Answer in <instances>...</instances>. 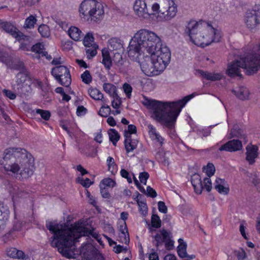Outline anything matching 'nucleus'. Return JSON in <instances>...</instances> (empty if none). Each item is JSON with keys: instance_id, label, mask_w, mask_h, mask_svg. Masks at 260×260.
Listing matches in <instances>:
<instances>
[{"instance_id": "1", "label": "nucleus", "mask_w": 260, "mask_h": 260, "mask_svg": "<svg viewBox=\"0 0 260 260\" xmlns=\"http://www.w3.org/2000/svg\"><path fill=\"white\" fill-rule=\"evenodd\" d=\"M46 226L52 235L50 238L51 245L57 247L58 252L67 258L72 257L71 247L82 237H92L99 240V234L93 229L85 227L82 223L69 226L55 221H47Z\"/></svg>"}, {"instance_id": "2", "label": "nucleus", "mask_w": 260, "mask_h": 260, "mask_svg": "<svg viewBox=\"0 0 260 260\" xmlns=\"http://www.w3.org/2000/svg\"><path fill=\"white\" fill-rule=\"evenodd\" d=\"M2 165L9 175L27 179L31 176L35 170L34 159L26 153L25 149L9 148L5 150Z\"/></svg>"}, {"instance_id": "3", "label": "nucleus", "mask_w": 260, "mask_h": 260, "mask_svg": "<svg viewBox=\"0 0 260 260\" xmlns=\"http://www.w3.org/2000/svg\"><path fill=\"white\" fill-rule=\"evenodd\" d=\"M163 47L167 46L161 44L160 37L156 33L147 29H141L129 42L128 55L132 59L137 61L140 55L155 54Z\"/></svg>"}, {"instance_id": "4", "label": "nucleus", "mask_w": 260, "mask_h": 260, "mask_svg": "<svg viewBox=\"0 0 260 260\" xmlns=\"http://www.w3.org/2000/svg\"><path fill=\"white\" fill-rule=\"evenodd\" d=\"M196 95L193 93L176 102H162L149 100L147 105L153 111V117L157 121L169 128L174 125L182 108Z\"/></svg>"}, {"instance_id": "5", "label": "nucleus", "mask_w": 260, "mask_h": 260, "mask_svg": "<svg viewBox=\"0 0 260 260\" xmlns=\"http://www.w3.org/2000/svg\"><path fill=\"white\" fill-rule=\"evenodd\" d=\"M185 33L195 45L204 47L213 42L220 41L222 34L219 29L205 22L191 20L187 22Z\"/></svg>"}, {"instance_id": "6", "label": "nucleus", "mask_w": 260, "mask_h": 260, "mask_svg": "<svg viewBox=\"0 0 260 260\" xmlns=\"http://www.w3.org/2000/svg\"><path fill=\"white\" fill-rule=\"evenodd\" d=\"M257 52L247 53L244 56H237L235 60L229 63L226 74L231 77L241 76V70L244 69L248 75L257 71L260 67V45L254 48Z\"/></svg>"}, {"instance_id": "7", "label": "nucleus", "mask_w": 260, "mask_h": 260, "mask_svg": "<svg viewBox=\"0 0 260 260\" xmlns=\"http://www.w3.org/2000/svg\"><path fill=\"white\" fill-rule=\"evenodd\" d=\"M150 55V60H145L141 62V70L147 76H157L165 69L169 62L171 52L168 47H163L155 54Z\"/></svg>"}, {"instance_id": "8", "label": "nucleus", "mask_w": 260, "mask_h": 260, "mask_svg": "<svg viewBox=\"0 0 260 260\" xmlns=\"http://www.w3.org/2000/svg\"><path fill=\"white\" fill-rule=\"evenodd\" d=\"M80 17L86 21L98 22L104 17L103 5L96 0H84L79 7Z\"/></svg>"}, {"instance_id": "9", "label": "nucleus", "mask_w": 260, "mask_h": 260, "mask_svg": "<svg viewBox=\"0 0 260 260\" xmlns=\"http://www.w3.org/2000/svg\"><path fill=\"white\" fill-rule=\"evenodd\" d=\"M133 9L134 13L140 19H147L158 12L159 5L152 3V0H136Z\"/></svg>"}, {"instance_id": "10", "label": "nucleus", "mask_w": 260, "mask_h": 260, "mask_svg": "<svg viewBox=\"0 0 260 260\" xmlns=\"http://www.w3.org/2000/svg\"><path fill=\"white\" fill-rule=\"evenodd\" d=\"M177 11V5L174 0H162L157 18L160 21H170L176 16Z\"/></svg>"}, {"instance_id": "11", "label": "nucleus", "mask_w": 260, "mask_h": 260, "mask_svg": "<svg viewBox=\"0 0 260 260\" xmlns=\"http://www.w3.org/2000/svg\"><path fill=\"white\" fill-rule=\"evenodd\" d=\"M52 75L62 85L68 86L71 83V77L69 69L64 66H58L53 68Z\"/></svg>"}, {"instance_id": "12", "label": "nucleus", "mask_w": 260, "mask_h": 260, "mask_svg": "<svg viewBox=\"0 0 260 260\" xmlns=\"http://www.w3.org/2000/svg\"><path fill=\"white\" fill-rule=\"evenodd\" d=\"M80 254L85 260H105L103 255L91 243L84 244L81 248Z\"/></svg>"}, {"instance_id": "13", "label": "nucleus", "mask_w": 260, "mask_h": 260, "mask_svg": "<svg viewBox=\"0 0 260 260\" xmlns=\"http://www.w3.org/2000/svg\"><path fill=\"white\" fill-rule=\"evenodd\" d=\"M0 26L7 32L10 34L13 37L15 38L18 41L20 42L23 40L29 41V37L24 35L20 31L16 26L10 22H2Z\"/></svg>"}, {"instance_id": "14", "label": "nucleus", "mask_w": 260, "mask_h": 260, "mask_svg": "<svg viewBox=\"0 0 260 260\" xmlns=\"http://www.w3.org/2000/svg\"><path fill=\"white\" fill-rule=\"evenodd\" d=\"M242 148L241 141L238 140H232L222 145L219 150L233 152L240 150Z\"/></svg>"}, {"instance_id": "15", "label": "nucleus", "mask_w": 260, "mask_h": 260, "mask_svg": "<svg viewBox=\"0 0 260 260\" xmlns=\"http://www.w3.org/2000/svg\"><path fill=\"white\" fill-rule=\"evenodd\" d=\"M196 74L203 78L211 81L220 80L223 77V74L220 73L208 72L199 70L196 71Z\"/></svg>"}, {"instance_id": "16", "label": "nucleus", "mask_w": 260, "mask_h": 260, "mask_svg": "<svg viewBox=\"0 0 260 260\" xmlns=\"http://www.w3.org/2000/svg\"><path fill=\"white\" fill-rule=\"evenodd\" d=\"M244 23L246 27L250 30L255 29L260 24L252 10L246 13Z\"/></svg>"}, {"instance_id": "17", "label": "nucleus", "mask_w": 260, "mask_h": 260, "mask_svg": "<svg viewBox=\"0 0 260 260\" xmlns=\"http://www.w3.org/2000/svg\"><path fill=\"white\" fill-rule=\"evenodd\" d=\"M179 245L177 247V253L181 258H187L188 260L192 259L195 258L194 254L188 255L186 252L187 245L181 239L178 240Z\"/></svg>"}, {"instance_id": "18", "label": "nucleus", "mask_w": 260, "mask_h": 260, "mask_svg": "<svg viewBox=\"0 0 260 260\" xmlns=\"http://www.w3.org/2000/svg\"><path fill=\"white\" fill-rule=\"evenodd\" d=\"M257 147L254 145H248L246 147V160L250 164L255 161L257 156Z\"/></svg>"}, {"instance_id": "19", "label": "nucleus", "mask_w": 260, "mask_h": 260, "mask_svg": "<svg viewBox=\"0 0 260 260\" xmlns=\"http://www.w3.org/2000/svg\"><path fill=\"white\" fill-rule=\"evenodd\" d=\"M108 49L110 51H119L123 50V42L118 38H113L108 41Z\"/></svg>"}, {"instance_id": "20", "label": "nucleus", "mask_w": 260, "mask_h": 260, "mask_svg": "<svg viewBox=\"0 0 260 260\" xmlns=\"http://www.w3.org/2000/svg\"><path fill=\"white\" fill-rule=\"evenodd\" d=\"M214 186L216 190L220 193L227 194L229 191V188L224 179L217 178Z\"/></svg>"}, {"instance_id": "21", "label": "nucleus", "mask_w": 260, "mask_h": 260, "mask_svg": "<svg viewBox=\"0 0 260 260\" xmlns=\"http://www.w3.org/2000/svg\"><path fill=\"white\" fill-rule=\"evenodd\" d=\"M128 136H129V134H128ZM124 138V146L126 152L127 153L132 152L137 147L138 144V140L132 139V137H128V136H127V134H126Z\"/></svg>"}, {"instance_id": "22", "label": "nucleus", "mask_w": 260, "mask_h": 260, "mask_svg": "<svg viewBox=\"0 0 260 260\" xmlns=\"http://www.w3.org/2000/svg\"><path fill=\"white\" fill-rule=\"evenodd\" d=\"M232 92L239 99L246 100L248 98L249 91L248 89L244 86L237 87L232 90Z\"/></svg>"}, {"instance_id": "23", "label": "nucleus", "mask_w": 260, "mask_h": 260, "mask_svg": "<svg viewBox=\"0 0 260 260\" xmlns=\"http://www.w3.org/2000/svg\"><path fill=\"white\" fill-rule=\"evenodd\" d=\"M103 88L105 92L108 93L111 97L117 100L118 95L116 87L110 83H105L103 85Z\"/></svg>"}, {"instance_id": "24", "label": "nucleus", "mask_w": 260, "mask_h": 260, "mask_svg": "<svg viewBox=\"0 0 260 260\" xmlns=\"http://www.w3.org/2000/svg\"><path fill=\"white\" fill-rule=\"evenodd\" d=\"M191 183L196 193L200 194L203 189V184L199 174H194L191 178Z\"/></svg>"}, {"instance_id": "25", "label": "nucleus", "mask_w": 260, "mask_h": 260, "mask_svg": "<svg viewBox=\"0 0 260 260\" xmlns=\"http://www.w3.org/2000/svg\"><path fill=\"white\" fill-rule=\"evenodd\" d=\"M68 35L72 39L75 41L81 40L83 36L81 30L79 28L74 26L69 28Z\"/></svg>"}, {"instance_id": "26", "label": "nucleus", "mask_w": 260, "mask_h": 260, "mask_svg": "<svg viewBox=\"0 0 260 260\" xmlns=\"http://www.w3.org/2000/svg\"><path fill=\"white\" fill-rule=\"evenodd\" d=\"M170 233L166 230H160L154 236L155 240L156 242V246H159L162 243L165 242L166 240L169 237Z\"/></svg>"}, {"instance_id": "27", "label": "nucleus", "mask_w": 260, "mask_h": 260, "mask_svg": "<svg viewBox=\"0 0 260 260\" xmlns=\"http://www.w3.org/2000/svg\"><path fill=\"white\" fill-rule=\"evenodd\" d=\"M9 210L8 206L3 203H0V221L2 225H5L9 217Z\"/></svg>"}, {"instance_id": "28", "label": "nucleus", "mask_w": 260, "mask_h": 260, "mask_svg": "<svg viewBox=\"0 0 260 260\" xmlns=\"http://www.w3.org/2000/svg\"><path fill=\"white\" fill-rule=\"evenodd\" d=\"M88 93L92 99L96 101H102L104 104H105L106 101L104 100V95L99 89L90 88L88 90Z\"/></svg>"}, {"instance_id": "29", "label": "nucleus", "mask_w": 260, "mask_h": 260, "mask_svg": "<svg viewBox=\"0 0 260 260\" xmlns=\"http://www.w3.org/2000/svg\"><path fill=\"white\" fill-rule=\"evenodd\" d=\"M7 255L10 257L24 259L26 258L24 253L15 248H11L7 251Z\"/></svg>"}, {"instance_id": "30", "label": "nucleus", "mask_w": 260, "mask_h": 260, "mask_svg": "<svg viewBox=\"0 0 260 260\" xmlns=\"http://www.w3.org/2000/svg\"><path fill=\"white\" fill-rule=\"evenodd\" d=\"M102 56V63L106 68L109 69L112 65V60L108 51L106 50H103Z\"/></svg>"}, {"instance_id": "31", "label": "nucleus", "mask_w": 260, "mask_h": 260, "mask_svg": "<svg viewBox=\"0 0 260 260\" xmlns=\"http://www.w3.org/2000/svg\"><path fill=\"white\" fill-rule=\"evenodd\" d=\"M141 196L139 194L136 198V201L139 206V211L143 215H146L147 213L148 208L146 202L144 201L140 200Z\"/></svg>"}, {"instance_id": "32", "label": "nucleus", "mask_w": 260, "mask_h": 260, "mask_svg": "<svg viewBox=\"0 0 260 260\" xmlns=\"http://www.w3.org/2000/svg\"><path fill=\"white\" fill-rule=\"evenodd\" d=\"M108 135L110 140L114 146H116L117 142L120 138V136L118 132L115 129L111 128L108 131Z\"/></svg>"}, {"instance_id": "33", "label": "nucleus", "mask_w": 260, "mask_h": 260, "mask_svg": "<svg viewBox=\"0 0 260 260\" xmlns=\"http://www.w3.org/2000/svg\"><path fill=\"white\" fill-rule=\"evenodd\" d=\"M36 22V17L32 15H30L25 19L23 26L25 28H33Z\"/></svg>"}, {"instance_id": "34", "label": "nucleus", "mask_w": 260, "mask_h": 260, "mask_svg": "<svg viewBox=\"0 0 260 260\" xmlns=\"http://www.w3.org/2000/svg\"><path fill=\"white\" fill-rule=\"evenodd\" d=\"M83 44L86 48L90 47L95 45L94 43V38L92 34L88 33L83 39Z\"/></svg>"}, {"instance_id": "35", "label": "nucleus", "mask_w": 260, "mask_h": 260, "mask_svg": "<svg viewBox=\"0 0 260 260\" xmlns=\"http://www.w3.org/2000/svg\"><path fill=\"white\" fill-rule=\"evenodd\" d=\"M38 31L43 37L47 38L50 36V32L48 26L46 24H41L38 27Z\"/></svg>"}, {"instance_id": "36", "label": "nucleus", "mask_w": 260, "mask_h": 260, "mask_svg": "<svg viewBox=\"0 0 260 260\" xmlns=\"http://www.w3.org/2000/svg\"><path fill=\"white\" fill-rule=\"evenodd\" d=\"M107 163L108 166V170L112 173H114L117 171V166L115 163L114 158L109 156L107 159Z\"/></svg>"}, {"instance_id": "37", "label": "nucleus", "mask_w": 260, "mask_h": 260, "mask_svg": "<svg viewBox=\"0 0 260 260\" xmlns=\"http://www.w3.org/2000/svg\"><path fill=\"white\" fill-rule=\"evenodd\" d=\"M115 182L112 179L107 178H105L101 182L100 186L103 187L104 189H106L107 187H113L115 186Z\"/></svg>"}, {"instance_id": "38", "label": "nucleus", "mask_w": 260, "mask_h": 260, "mask_svg": "<svg viewBox=\"0 0 260 260\" xmlns=\"http://www.w3.org/2000/svg\"><path fill=\"white\" fill-rule=\"evenodd\" d=\"M44 46L42 43H38L31 47V50L39 54V57H40L42 54L44 52Z\"/></svg>"}, {"instance_id": "39", "label": "nucleus", "mask_w": 260, "mask_h": 260, "mask_svg": "<svg viewBox=\"0 0 260 260\" xmlns=\"http://www.w3.org/2000/svg\"><path fill=\"white\" fill-rule=\"evenodd\" d=\"M151 225L155 228H159L161 226V220L156 214H153L151 219Z\"/></svg>"}, {"instance_id": "40", "label": "nucleus", "mask_w": 260, "mask_h": 260, "mask_svg": "<svg viewBox=\"0 0 260 260\" xmlns=\"http://www.w3.org/2000/svg\"><path fill=\"white\" fill-rule=\"evenodd\" d=\"M156 159L158 161L165 166L169 165V159L166 157L165 153L163 152H159L156 154Z\"/></svg>"}, {"instance_id": "41", "label": "nucleus", "mask_w": 260, "mask_h": 260, "mask_svg": "<svg viewBox=\"0 0 260 260\" xmlns=\"http://www.w3.org/2000/svg\"><path fill=\"white\" fill-rule=\"evenodd\" d=\"M204 171L207 174L208 177H210L214 175L215 169L212 164L209 163L206 167L204 168Z\"/></svg>"}, {"instance_id": "42", "label": "nucleus", "mask_w": 260, "mask_h": 260, "mask_svg": "<svg viewBox=\"0 0 260 260\" xmlns=\"http://www.w3.org/2000/svg\"><path fill=\"white\" fill-rule=\"evenodd\" d=\"M28 79L27 76L23 73H19L16 76V82L18 85H22Z\"/></svg>"}, {"instance_id": "43", "label": "nucleus", "mask_w": 260, "mask_h": 260, "mask_svg": "<svg viewBox=\"0 0 260 260\" xmlns=\"http://www.w3.org/2000/svg\"><path fill=\"white\" fill-rule=\"evenodd\" d=\"M81 78L82 81L85 84H89L92 81L91 76L88 70H86L81 74Z\"/></svg>"}, {"instance_id": "44", "label": "nucleus", "mask_w": 260, "mask_h": 260, "mask_svg": "<svg viewBox=\"0 0 260 260\" xmlns=\"http://www.w3.org/2000/svg\"><path fill=\"white\" fill-rule=\"evenodd\" d=\"M10 56L8 54L0 49V62L8 64L10 62Z\"/></svg>"}, {"instance_id": "45", "label": "nucleus", "mask_w": 260, "mask_h": 260, "mask_svg": "<svg viewBox=\"0 0 260 260\" xmlns=\"http://www.w3.org/2000/svg\"><path fill=\"white\" fill-rule=\"evenodd\" d=\"M148 129V134L150 138L152 140L154 138L158 136L159 133L157 132L156 129L152 124H149L147 126Z\"/></svg>"}, {"instance_id": "46", "label": "nucleus", "mask_w": 260, "mask_h": 260, "mask_svg": "<svg viewBox=\"0 0 260 260\" xmlns=\"http://www.w3.org/2000/svg\"><path fill=\"white\" fill-rule=\"evenodd\" d=\"M148 129V134L150 138L152 140L154 138L158 136L159 133L157 132L156 129L152 124H149L147 126Z\"/></svg>"}, {"instance_id": "47", "label": "nucleus", "mask_w": 260, "mask_h": 260, "mask_svg": "<svg viewBox=\"0 0 260 260\" xmlns=\"http://www.w3.org/2000/svg\"><path fill=\"white\" fill-rule=\"evenodd\" d=\"M36 113L40 114L41 117L45 120H49L51 116L50 113L48 111L40 109H36Z\"/></svg>"}, {"instance_id": "48", "label": "nucleus", "mask_w": 260, "mask_h": 260, "mask_svg": "<svg viewBox=\"0 0 260 260\" xmlns=\"http://www.w3.org/2000/svg\"><path fill=\"white\" fill-rule=\"evenodd\" d=\"M110 108L109 106H105V104L102 106L99 110V114L101 116L107 117L110 114Z\"/></svg>"}, {"instance_id": "49", "label": "nucleus", "mask_w": 260, "mask_h": 260, "mask_svg": "<svg viewBox=\"0 0 260 260\" xmlns=\"http://www.w3.org/2000/svg\"><path fill=\"white\" fill-rule=\"evenodd\" d=\"M86 53L88 58L93 57L96 54L95 45L87 47L86 49Z\"/></svg>"}, {"instance_id": "50", "label": "nucleus", "mask_w": 260, "mask_h": 260, "mask_svg": "<svg viewBox=\"0 0 260 260\" xmlns=\"http://www.w3.org/2000/svg\"><path fill=\"white\" fill-rule=\"evenodd\" d=\"M122 88L123 91L126 94L127 98L130 99L132 95V92L133 90L131 85L128 83H125L123 84Z\"/></svg>"}, {"instance_id": "51", "label": "nucleus", "mask_w": 260, "mask_h": 260, "mask_svg": "<svg viewBox=\"0 0 260 260\" xmlns=\"http://www.w3.org/2000/svg\"><path fill=\"white\" fill-rule=\"evenodd\" d=\"M137 128L135 125L129 124L127 126V129H125L124 133V137H125L126 134H129L128 137H131L132 134H136Z\"/></svg>"}, {"instance_id": "52", "label": "nucleus", "mask_w": 260, "mask_h": 260, "mask_svg": "<svg viewBox=\"0 0 260 260\" xmlns=\"http://www.w3.org/2000/svg\"><path fill=\"white\" fill-rule=\"evenodd\" d=\"M21 44L20 46V49L23 51H29L31 50V47L30 45V38L29 37V41H27L26 40H23L20 42Z\"/></svg>"}, {"instance_id": "53", "label": "nucleus", "mask_w": 260, "mask_h": 260, "mask_svg": "<svg viewBox=\"0 0 260 260\" xmlns=\"http://www.w3.org/2000/svg\"><path fill=\"white\" fill-rule=\"evenodd\" d=\"M203 184V189H205L207 191H210L212 189V183L210 177L204 178Z\"/></svg>"}, {"instance_id": "54", "label": "nucleus", "mask_w": 260, "mask_h": 260, "mask_svg": "<svg viewBox=\"0 0 260 260\" xmlns=\"http://www.w3.org/2000/svg\"><path fill=\"white\" fill-rule=\"evenodd\" d=\"M149 177V174L146 172L140 173L139 174V178L141 183L146 184L147 179Z\"/></svg>"}, {"instance_id": "55", "label": "nucleus", "mask_w": 260, "mask_h": 260, "mask_svg": "<svg viewBox=\"0 0 260 260\" xmlns=\"http://www.w3.org/2000/svg\"><path fill=\"white\" fill-rule=\"evenodd\" d=\"M119 241L120 242L128 244L129 242V235L128 232L120 233L119 234Z\"/></svg>"}, {"instance_id": "56", "label": "nucleus", "mask_w": 260, "mask_h": 260, "mask_svg": "<svg viewBox=\"0 0 260 260\" xmlns=\"http://www.w3.org/2000/svg\"><path fill=\"white\" fill-rule=\"evenodd\" d=\"M4 95L10 100H15L16 98V95L11 90L9 89H4L3 90Z\"/></svg>"}, {"instance_id": "57", "label": "nucleus", "mask_w": 260, "mask_h": 260, "mask_svg": "<svg viewBox=\"0 0 260 260\" xmlns=\"http://www.w3.org/2000/svg\"><path fill=\"white\" fill-rule=\"evenodd\" d=\"M252 11L260 23V3L255 5Z\"/></svg>"}, {"instance_id": "58", "label": "nucleus", "mask_w": 260, "mask_h": 260, "mask_svg": "<svg viewBox=\"0 0 260 260\" xmlns=\"http://www.w3.org/2000/svg\"><path fill=\"white\" fill-rule=\"evenodd\" d=\"M79 182L85 187H89L92 184V182L88 178H81L79 179Z\"/></svg>"}, {"instance_id": "59", "label": "nucleus", "mask_w": 260, "mask_h": 260, "mask_svg": "<svg viewBox=\"0 0 260 260\" xmlns=\"http://www.w3.org/2000/svg\"><path fill=\"white\" fill-rule=\"evenodd\" d=\"M165 246L168 250L172 249L174 246V241L171 239V235L165 241Z\"/></svg>"}, {"instance_id": "60", "label": "nucleus", "mask_w": 260, "mask_h": 260, "mask_svg": "<svg viewBox=\"0 0 260 260\" xmlns=\"http://www.w3.org/2000/svg\"><path fill=\"white\" fill-rule=\"evenodd\" d=\"M62 49L65 51H69L72 49V42L67 41L62 42Z\"/></svg>"}, {"instance_id": "61", "label": "nucleus", "mask_w": 260, "mask_h": 260, "mask_svg": "<svg viewBox=\"0 0 260 260\" xmlns=\"http://www.w3.org/2000/svg\"><path fill=\"white\" fill-rule=\"evenodd\" d=\"M158 210L163 213H166L167 212V208L164 202L159 201L158 203Z\"/></svg>"}, {"instance_id": "62", "label": "nucleus", "mask_w": 260, "mask_h": 260, "mask_svg": "<svg viewBox=\"0 0 260 260\" xmlns=\"http://www.w3.org/2000/svg\"><path fill=\"white\" fill-rule=\"evenodd\" d=\"M147 195L151 198H155L157 196V193L155 190H154L150 186H148L147 187V190L146 191Z\"/></svg>"}, {"instance_id": "63", "label": "nucleus", "mask_w": 260, "mask_h": 260, "mask_svg": "<svg viewBox=\"0 0 260 260\" xmlns=\"http://www.w3.org/2000/svg\"><path fill=\"white\" fill-rule=\"evenodd\" d=\"M230 138H233L234 137H239V138L241 139H243L245 142H247V140L246 139V136L245 135H240V136H239L237 134H236L235 133V130L234 129H232L231 130V133H230Z\"/></svg>"}, {"instance_id": "64", "label": "nucleus", "mask_w": 260, "mask_h": 260, "mask_svg": "<svg viewBox=\"0 0 260 260\" xmlns=\"http://www.w3.org/2000/svg\"><path fill=\"white\" fill-rule=\"evenodd\" d=\"M119 231L120 232V233H125L128 232L125 222H123V223L120 225Z\"/></svg>"}]
</instances>
